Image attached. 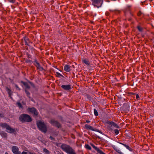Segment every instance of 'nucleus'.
<instances>
[{"mask_svg": "<svg viewBox=\"0 0 154 154\" xmlns=\"http://www.w3.org/2000/svg\"><path fill=\"white\" fill-rule=\"evenodd\" d=\"M64 69L65 71L67 72H69L71 70L70 66L68 65H66L64 66Z\"/></svg>", "mask_w": 154, "mask_h": 154, "instance_id": "nucleus-13", "label": "nucleus"}, {"mask_svg": "<svg viewBox=\"0 0 154 154\" xmlns=\"http://www.w3.org/2000/svg\"><path fill=\"white\" fill-rule=\"evenodd\" d=\"M15 86L17 88H18L19 89H20V88H19L18 87L17 85H16Z\"/></svg>", "mask_w": 154, "mask_h": 154, "instance_id": "nucleus-41", "label": "nucleus"}, {"mask_svg": "<svg viewBox=\"0 0 154 154\" xmlns=\"http://www.w3.org/2000/svg\"><path fill=\"white\" fill-rule=\"evenodd\" d=\"M97 131H98V132H100V131L99 130H97Z\"/></svg>", "mask_w": 154, "mask_h": 154, "instance_id": "nucleus-43", "label": "nucleus"}, {"mask_svg": "<svg viewBox=\"0 0 154 154\" xmlns=\"http://www.w3.org/2000/svg\"><path fill=\"white\" fill-rule=\"evenodd\" d=\"M114 149L118 153H119L120 154H123V153L121 152V150L118 149L117 148L115 147L114 148Z\"/></svg>", "mask_w": 154, "mask_h": 154, "instance_id": "nucleus-20", "label": "nucleus"}, {"mask_svg": "<svg viewBox=\"0 0 154 154\" xmlns=\"http://www.w3.org/2000/svg\"><path fill=\"white\" fill-rule=\"evenodd\" d=\"M114 132L116 135H117L119 134V130L118 129H115L114 130Z\"/></svg>", "mask_w": 154, "mask_h": 154, "instance_id": "nucleus-30", "label": "nucleus"}, {"mask_svg": "<svg viewBox=\"0 0 154 154\" xmlns=\"http://www.w3.org/2000/svg\"><path fill=\"white\" fill-rule=\"evenodd\" d=\"M83 62L87 65H89L90 64L89 61L86 59L83 60Z\"/></svg>", "mask_w": 154, "mask_h": 154, "instance_id": "nucleus-18", "label": "nucleus"}, {"mask_svg": "<svg viewBox=\"0 0 154 154\" xmlns=\"http://www.w3.org/2000/svg\"><path fill=\"white\" fill-rule=\"evenodd\" d=\"M56 76L57 77H60V76H62V77L63 76L61 74H60V73H59V72H57L56 73Z\"/></svg>", "mask_w": 154, "mask_h": 154, "instance_id": "nucleus-28", "label": "nucleus"}, {"mask_svg": "<svg viewBox=\"0 0 154 154\" xmlns=\"http://www.w3.org/2000/svg\"><path fill=\"white\" fill-rule=\"evenodd\" d=\"M85 148L89 150H91V147L88 144H86L85 145Z\"/></svg>", "mask_w": 154, "mask_h": 154, "instance_id": "nucleus-22", "label": "nucleus"}, {"mask_svg": "<svg viewBox=\"0 0 154 154\" xmlns=\"http://www.w3.org/2000/svg\"><path fill=\"white\" fill-rule=\"evenodd\" d=\"M85 127L87 130H90L93 131H96L92 127L88 124L85 125Z\"/></svg>", "mask_w": 154, "mask_h": 154, "instance_id": "nucleus-14", "label": "nucleus"}, {"mask_svg": "<svg viewBox=\"0 0 154 154\" xmlns=\"http://www.w3.org/2000/svg\"><path fill=\"white\" fill-rule=\"evenodd\" d=\"M43 151L45 154H50L49 151L46 148H44Z\"/></svg>", "mask_w": 154, "mask_h": 154, "instance_id": "nucleus-21", "label": "nucleus"}, {"mask_svg": "<svg viewBox=\"0 0 154 154\" xmlns=\"http://www.w3.org/2000/svg\"><path fill=\"white\" fill-rule=\"evenodd\" d=\"M108 124L110 125L111 127L113 126L118 128H119L120 127L116 123L113 122H109Z\"/></svg>", "mask_w": 154, "mask_h": 154, "instance_id": "nucleus-12", "label": "nucleus"}, {"mask_svg": "<svg viewBox=\"0 0 154 154\" xmlns=\"http://www.w3.org/2000/svg\"><path fill=\"white\" fill-rule=\"evenodd\" d=\"M4 117V115L3 114L0 113V117Z\"/></svg>", "mask_w": 154, "mask_h": 154, "instance_id": "nucleus-35", "label": "nucleus"}, {"mask_svg": "<svg viewBox=\"0 0 154 154\" xmlns=\"http://www.w3.org/2000/svg\"><path fill=\"white\" fill-rule=\"evenodd\" d=\"M120 144H121L122 145H123L125 147H126V148L128 149L130 151H132V149L131 148L128 146L126 145L124 143H119Z\"/></svg>", "mask_w": 154, "mask_h": 154, "instance_id": "nucleus-15", "label": "nucleus"}, {"mask_svg": "<svg viewBox=\"0 0 154 154\" xmlns=\"http://www.w3.org/2000/svg\"><path fill=\"white\" fill-rule=\"evenodd\" d=\"M110 11H112V12H114L116 13H119L120 12V11L117 10H110Z\"/></svg>", "mask_w": 154, "mask_h": 154, "instance_id": "nucleus-24", "label": "nucleus"}, {"mask_svg": "<svg viewBox=\"0 0 154 154\" xmlns=\"http://www.w3.org/2000/svg\"><path fill=\"white\" fill-rule=\"evenodd\" d=\"M29 154H35L34 153L29 152Z\"/></svg>", "mask_w": 154, "mask_h": 154, "instance_id": "nucleus-42", "label": "nucleus"}, {"mask_svg": "<svg viewBox=\"0 0 154 154\" xmlns=\"http://www.w3.org/2000/svg\"><path fill=\"white\" fill-rule=\"evenodd\" d=\"M23 85L25 86L26 87V89H29L30 88V86L28 84V83L27 82H23Z\"/></svg>", "mask_w": 154, "mask_h": 154, "instance_id": "nucleus-16", "label": "nucleus"}, {"mask_svg": "<svg viewBox=\"0 0 154 154\" xmlns=\"http://www.w3.org/2000/svg\"><path fill=\"white\" fill-rule=\"evenodd\" d=\"M33 64L38 69L41 71H42L43 70V68L40 66L39 63L37 61V60H35L33 62Z\"/></svg>", "mask_w": 154, "mask_h": 154, "instance_id": "nucleus-7", "label": "nucleus"}, {"mask_svg": "<svg viewBox=\"0 0 154 154\" xmlns=\"http://www.w3.org/2000/svg\"><path fill=\"white\" fill-rule=\"evenodd\" d=\"M130 10V7H128L126 8V9L125 11V13H126L127 11H129Z\"/></svg>", "mask_w": 154, "mask_h": 154, "instance_id": "nucleus-29", "label": "nucleus"}, {"mask_svg": "<svg viewBox=\"0 0 154 154\" xmlns=\"http://www.w3.org/2000/svg\"><path fill=\"white\" fill-rule=\"evenodd\" d=\"M19 120L22 123L25 122H29L32 120L30 116L26 114L21 115L19 117Z\"/></svg>", "mask_w": 154, "mask_h": 154, "instance_id": "nucleus-2", "label": "nucleus"}, {"mask_svg": "<svg viewBox=\"0 0 154 154\" xmlns=\"http://www.w3.org/2000/svg\"><path fill=\"white\" fill-rule=\"evenodd\" d=\"M86 122L87 123H89L90 122V121L88 120H86Z\"/></svg>", "mask_w": 154, "mask_h": 154, "instance_id": "nucleus-39", "label": "nucleus"}, {"mask_svg": "<svg viewBox=\"0 0 154 154\" xmlns=\"http://www.w3.org/2000/svg\"><path fill=\"white\" fill-rule=\"evenodd\" d=\"M50 138L51 139V140H54V138L50 136Z\"/></svg>", "mask_w": 154, "mask_h": 154, "instance_id": "nucleus-34", "label": "nucleus"}, {"mask_svg": "<svg viewBox=\"0 0 154 154\" xmlns=\"http://www.w3.org/2000/svg\"><path fill=\"white\" fill-rule=\"evenodd\" d=\"M24 40L25 42V44L26 45H28V38H26V37L24 38Z\"/></svg>", "mask_w": 154, "mask_h": 154, "instance_id": "nucleus-25", "label": "nucleus"}, {"mask_svg": "<svg viewBox=\"0 0 154 154\" xmlns=\"http://www.w3.org/2000/svg\"><path fill=\"white\" fill-rule=\"evenodd\" d=\"M14 154H21V153L19 151H18L17 152L15 153Z\"/></svg>", "mask_w": 154, "mask_h": 154, "instance_id": "nucleus-36", "label": "nucleus"}, {"mask_svg": "<svg viewBox=\"0 0 154 154\" xmlns=\"http://www.w3.org/2000/svg\"><path fill=\"white\" fill-rule=\"evenodd\" d=\"M10 2L14 3V0H11Z\"/></svg>", "mask_w": 154, "mask_h": 154, "instance_id": "nucleus-40", "label": "nucleus"}, {"mask_svg": "<svg viewBox=\"0 0 154 154\" xmlns=\"http://www.w3.org/2000/svg\"><path fill=\"white\" fill-rule=\"evenodd\" d=\"M92 1V5L94 7L99 8L101 7L103 0H91Z\"/></svg>", "mask_w": 154, "mask_h": 154, "instance_id": "nucleus-4", "label": "nucleus"}, {"mask_svg": "<svg viewBox=\"0 0 154 154\" xmlns=\"http://www.w3.org/2000/svg\"><path fill=\"white\" fill-rule=\"evenodd\" d=\"M25 92L27 95V96L29 97H30V93L29 92V91H28L26 89H25Z\"/></svg>", "mask_w": 154, "mask_h": 154, "instance_id": "nucleus-26", "label": "nucleus"}, {"mask_svg": "<svg viewBox=\"0 0 154 154\" xmlns=\"http://www.w3.org/2000/svg\"><path fill=\"white\" fill-rule=\"evenodd\" d=\"M21 154H27V152L24 151L22 152Z\"/></svg>", "mask_w": 154, "mask_h": 154, "instance_id": "nucleus-38", "label": "nucleus"}, {"mask_svg": "<svg viewBox=\"0 0 154 154\" xmlns=\"http://www.w3.org/2000/svg\"><path fill=\"white\" fill-rule=\"evenodd\" d=\"M28 111L32 114L33 116H36L38 115L37 110L35 108H29L28 109Z\"/></svg>", "mask_w": 154, "mask_h": 154, "instance_id": "nucleus-6", "label": "nucleus"}, {"mask_svg": "<svg viewBox=\"0 0 154 154\" xmlns=\"http://www.w3.org/2000/svg\"><path fill=\"white\" fill-rule=\"evenodd\" d=\"M17 105L20 108H22L23 106L21 103L18 102H17Z\"/></svg>", "mask_w": 154, "mask_h": 154, "instance_id": "nucleus-23", "label": "nucleus"}, {"mask_svg": "<svg viewBox=\"0 0 154 154\" xmlns=\"http://www.w3.org/2000/svg\"><path fill=\"white\" fill-rule=\"evenodd\" d=\"M106 15L108 16L109 15V13L108 12H106L105 13Z\"/></svg>", "mask_w": 154, "mask_h": 154, "instance_id": "nucleus-33", "label": "nucleus"}, {"mask_svg": "<svg viewBox=\"0 0 154 154\" xmlns=\"http://www.w3.org/2000/svg\"><path fill=\"white\" fill-rule=\"evenodd\" d=\"M37 124L39 130L42 131L45 133L47 131V125L43 122L41 121H38L37 122Z\"/></svg>", "mask_w": 154, "mask_h": 154, "instance_id": "nucleus-3", "label": "nucleus"}, {"mask_svg": "<svg viewBox=\"0 0 154 154\" xmlns=\"http://www.w3.org/2000/svg\"><path fill=\"white\" fill-rule=\"evenodd\" d=\"M0 134L3 137L6 138L7 137V134L4 132H1V133H0Z\"/></svg>", "mask_w": 154, "mask_h": 154, "instance_id": "nucleus-17", "label": "nucleus"}, {"mask_svg": "<svg viewBox=\"0 0 154 154\" xmlns=\"http://www.w3.org/2000/svg\"><path fill=\"white\" fill-rule=\"evenodd\" d=\"M61 87L63 88V89L66 90V91H69L70 90L71 88V85H62L61 86Z\"/></svg>", "mask_w": 154, "mask_h": 154, "instance_id": "nucleus-9", "label": "nucleus"}, {"mask_svg": "<svg viewBox=\"0 0 154 154\" xmlns=\"http://www.w3.org/2000/svg\"><path fill=\"white\" fill-rule=\"evenodd\" d=\"M1 126L3 128H5L8 133H12L14 131V129L11 128L9 126L5 123H3L1 125Z\"/></svg>", "mask_w": 154, "mask_h": 154, "instance_id": "nucleus-5", "label": "nucleus"}, {"mask_svg": "<svg viewBox=\"0 0 154 154\" xmlns=\"http://www.w3.org/2000/svg\"><path fill=\"white\" fill-rule=\"evenodd\" d=\"M137 29L140 32H142L143 30V29L140 26H137Z\"/></svg>", "mask_w": 154, "mask_h": 154, "instance_id": "nucleus-31", "label": "nucleus"}, {"mask_svg": "<svg viewBox=\"0 0 154 154\" xmlns=\"http://www.w3.org/2000/svg\"><path fill=\"white\" fill-rule=\"evenodd\" d=\"M143 13L141 12V11H140L137 13V15L138 16H140Z\"/></svg>", "mask_w": 154, "mask_h": 154, "instance_id": "nucleus-32", "label": "nucleus"}, {"mask_svg": "<svg viewBox=\"0 0 154 154\" xmlns=\"http://www.w3.org/2000/svg\"><path fill=\"white\" fill-rule=\"evenodd\" d=\"M11 150L14 154L19 151L18 147L15 146H14L12 147Z\"/></svg>", "mask_w": 154, "mask_h": 154, "instance_id": "nucleus-11", "label": "nucleus"}, {"mask_svg": "<svg viewBox=\"0 0 154 154\" xmlns=\"http://www.w3.org/2000/svg\"><path fill=\"white\" fill-rule=\"evenodd\" d=\"M50 123L53 125L56 126L58 128L61 127V125L60 123L54 119H52L50 121Z\"/></svg>", "mask_w": 154, "mask_h": 154, "instance_id": "nucleus-8", "label": "nucleus"}, {"mask_svg": "<svg viewBox=\"0 0 154 154\" xmlns=\"http://www.w3.org/2000/svg\"><path fill=\"white\" fill-rule=\"evenodd\" d=\"M6 90L7 91L8 94L9 96H10L11 94V91L8 87H7L6 88Z\"/></svg>", "mask_w": 154, "mask_h": 154, "instance_id": "nucleus-19", "label": "nucleus"}, {"mask_svg": "<svg viewBox=\"0 0 154 154\" xmlns=\"http://www.w3.org/2000/svg\"><path fill=\"white\" fill-rule=\"evenodd\" d=\"M139 97V96L138 94H137L136 96V99H138Z\"/></svg>", "mask_w": 154, "mask_h": 154, "instance_id": "nucleus-37", "label": "nucleus"}, {"mask_svg": "<svg viewBox=\"0 0 154 154\" xmlns=\"http://www.w3.org/2000/svg\"><path fill=\"white\" fill-rule=\"evenodd\" d=\"M92 146L93 148L96 150L98 153H100V154H106L104 153L101 150H100L97 147L95 146L94 145L92 144Z\"/></svg>", "mask_w": 154, "mask_h": 154, "instance_id": "nucleus-10", "label": "nucleus"}, {"mask_svg": "<svg viewBox=\"0 0 154 154\" xmlns=\"http://www.w3.org/2000/svg\"><path fill=\"white\" fill-rule=\"evenodd\" d=\"M5 154H8V153L6 152L5 153Z\"/></svg>", "mask_w": 154, "mask_h": 154, "instance_id": "nucleus-44", "label": "nucleus"}, {"mask_svg": "<svg viewBox=\"0 0 154 154\" xmlns=\"http://www.w3.org/2000/svg\"><path fill=\"white\" fill-rule=\"evenodd\" d=\"M94 113L96 116H97L98 115V112L95 109H94Z\"/></svg>", "mask_w": 154, "mask_h": 154, "instance_id": "nucleus-27", "label": "nucleus"}, {"mask_svg": "<svg viewBox=\"0 0 154 154\" xmlns=\"http://www.w3.org/2000/svg\"><path fill=\"white\" fill-rule=\"evenodd\" d=\"M61 148L63 151L68 154H76L75 150L69 145L63 144L61 145Z\"/></svg>", "mask_w": 154, "mask_h": 154, "instance_id": "nucleus-1", "label": "nucleus"}]
</instances>
